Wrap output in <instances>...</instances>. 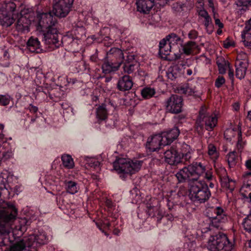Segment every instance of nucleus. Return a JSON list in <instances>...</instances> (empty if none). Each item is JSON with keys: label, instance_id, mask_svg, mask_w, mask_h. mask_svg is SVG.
Listing matches in <instances>:
<instances>
[{"label": "nucleus", "instance_id": "1", "mask_svg": "<svg viewBox=\"0 0 251 251\" xmlns=\"http://www.w3.org/2000/svg\"><path fill=\"white\" fill-rule=\"evenodd\" d=\"M38 29L45 32L44 41L50 50L58 48L64 43L70 46V49L73 51H78L79 40L65 36L62 41L59 40L56 19L50 12L41 13L38 15Z\"/></svg>", "mask_w": 251, "mask_h": 251}, {"label": "nucleus", "instance_id": "2", "mask_svg": "<svg viewBox=\"0 0 251 251\" xmlns=\"http://www.w3.org/2000/svg\"><path fill=\"white\" fill-rule=\"evenodd\" d=\"M6 179L0 175V197H8L9 192L6 187ZM17 216V209L11 202L0 200V246H6L9 243V234L12 224Z\"/></svg>", "mask_w": 251, "mask_h": 251}, {"label": "nucleus", "instance_id": "3", "mask_svg": "<svg viewBox=\"0 0 251 251\" xmlns=\"http://www.w3.org/2000/svg\"><path fill=\"white\" fill-rule=\"evenodd\" d=\"M176 176L180 182L186 180L196 181L201 176H203L208 181L213 178L211 170L207 169L205 164L201 162H193L180 170Z\"/></svg>", "mask_w": 251, "mask_h": 251}, {"label": "nucleus", "instance_id": "4", "mask_svg": "<svg viewBox=\"0 0 251 251\" xmlns=\"http://www.w3.org/2000/svg\"><path fill=\"white\" fill-rule=\"evenodd\" d=\"M20 14V11L14 2H4L0 7V24L3 26H10Z\"/></svg>", "mask_w": 251, "mask_h": 251}, {"label": "nucleus", "instance_id": "5", "mask_svg": "<svg viewBox=\"0 0 251 251\" xmlns=\"http://www.w3.org/2000/svg\"><path fill=\"white\" fill-rule=\"evenodd\" d=\"M143 161L141 160H130L128 158H118L113 162L114 169L118 173L132 175L138 172Z\"/></svg>", "mask_w": 251, "mask_h": 251}, {"label": "nucleus", "instance_id": "6", "mask_svg": "<svg viewBox=\"0 0 251 251\" xmlns=\"http://www.w3.org/2000/svg\"><path fill=\"white\" fill-rule=\"evenodd\" d=\"M189 191L191 199L200 203L204 202L211 196L207 184L202 181H194L191 185Z\"/></svg>", "mask_w": 251, "mask_h": 251}, {"label": "nucleus", "instance_id": "7", "mask_svg": "<svg viewBox=\"0 0 251 251\" xmlns=\"http://www.w3.org/2000/svg\"><path fill=\"white\" fill-rule=\"evenodd\" d=\"M232 246L226 235L223 233L211 236L207 243V248L211 251H231Z\"/></svg>", "mask_w": 251, "mask_h": 251}, {"label": "nucleus", "instance_id": "8", "mask_svg": "<svg viewBox=\"0 0 251 251\" xmlns=\"http://www.w3.org/2000/svg\"><path fill=\"white\" fill-rule=\"evenodd\" d=\"M217 124V117L215 114H210L205 107H202L200 110L199 115L196 121V128L201 131L204 126L207 130H212Z\"/></svg>", "mask_w": 251, "mask_h": 251}, {"label": "nucleus", "instance_id": "9", "mask_svg": "<svg viewBox=\"0 0 251 251\" xmlns=\"http://www.w3.org/2000/svg\"><path fill=\"white\" fill-rule=\"evenodd\" d=\"M164 105L167 112L178 114L182 111L183 99L181 96L172 95L164 102Z\"/></svg>", "mask_w": 251, "mask_h": 251}, {"label": "nucleus", "instance_id": "10", "mask_svg": "<svg viewBox=\"0 0 251 251\" xmlns=\"http://www.w3.org/2000/svg\"><path fill=\"white\" fill-rule=\"evenodd\" d=\"M74 0H54L52 12L60 18L65 17L70 12Z\"/></svg>", "mask_w": 251, "mask_h": 251}, {"label": "nucleus", "instance_id": "11", "mask_svg": "<svg viewBox=\"0 0 251 251\" xmlns=\"http://www.w3.org/2000/svg\"><path fill=\"white\" fill-rule=\"evenodd\" d=\"M48 240V237L45 233L30 235L27 238L28 248L36 249L40 246L46 244Z\"/></svg>", "mask_w": 251, "mask_h": 251}, {"label": "nucleus", "instance_id": "12", "mask_svg": "<svg viewBox=\"0 0 251 251\" xmlns=\"http://www.w3.org/2000/svg\"><path fill=\"white\" fill-rule=\"evenodd\" d=\"M105 59L120 67L124 59L123 51L119 48H111L107 52Z\"/></svg>", "mask_w": 251, "mask_h": 251}, {"label": "nucleus", "instance_id": "13", "mask_svg": "<svg viewBox=\"0 0 251 251\" xmlns=\"http://www.w3.org/2000/svg\"><path fill=\"white\" fill-rule=\"evenodd\" d=\"M199 20L204 26L207 32L211 34L213 31L212 20L207 11L202 8L198 10Z\"/></svg>", "mask_w": 251, "mask_h": 251}, {"label": "nucleus", "instance_id": "14", "mask_svg": "<svg viewBox=\"0 0 251 251\" xmlns=\"http://www.w3.org/2000/svg\"><path fill=\"white\" fill-rule=\"evenodd\" d=\"M163 143L161 134H155L148 138L146 148L150 152L155 151L159 150L162 146H165Z\"/></svg>", "mask_w": 251, "mask_h": 251}, {"label": "nucleus", "instance_id": "15", "mask_svg": "<svg viewBox=\"0 0 251 251\" xmlns=\"http://www.w3.org/2000/svg\"><path fill=\"white\" fill-rule=\"evenodd\" d=\"M207 213L208 217L212 220L213 223L223 222L226 217L225 212L219 206L209 208Z\"/></svg>", "mask_w": 251, "mask_h": 251}, {"label": "nucleus", "instance_id": "16", "mask_svg": "<svg viewBox=\"0 0 251 251\" xmlns=\"http://www.w3.org/2000/svg\"><path fill=\"white\" fill-rule=\"evenodd\" d=\"M165 161L170 165L177 164L181 162V155L175 147H171L164 153Z\"/></svg>", "mask_w": 251, "mask_h": 251}, {"label": "nucleus", "instance_id": "17", "mask_svg": "<svg viewBox=\"0 0 251 251\" xmlns=\"http://www.w3.org/2000/svg\"><path fill=\"white\" fill-rule=\"evenodd\" d=\"M160 134L163 139V144L166 146L170 144L177 138L179 134V130L177 127H175L169 131L163 132Z\"/></svg>", "mask_w": 251, "mask_h": 251}, {"label": "nucleus", "instance_id": "18", "mask_svg": "<svg viewBox=\"0 0 251 251\" xmlns=\"http://www.w3.org/2000/svg\"><path fill=\"white\" fill-rule=\"evenodd\" d=\"M136 4L138 11L147 14L154 5V0H136Z\"/></svg>", "mask_w": 251, "mask_h": 251}, {"label": "nucleus", "instance_id": "19", "mask_svg": "<svg viewBox=\"0 0 251 251\" xmlns=\"http://www.w3.org/2000/svg\"><path fill=\"white\" fill-rule=\"evenodd\" d=\"M133 84L131 77L128 75H125L119 78L117 88L122 91H128L132 88Z\"/></svg>", "mask_w": 251, "mask_h": 251}, {"label": "nucleus", "instance_id": "20", "mask_svg": "<svg viewBox=\"0 0 251 251\" xmlns=\"http://www.w3.org/2000/svg\"><path fill=\"white\" fill-rule=\"evenodd\" d=\"M30 21L26 17L22 16L18 20L16 28L19 32L26 33L29 31Z\"/></svg>", "mask_w": 251, "mask_h": 251}, {"label": "nucleus", "instance_id": "21", "mask_svg": "<svg viewBox=\"0 0 251 251\" xmlns=\"http://www.w3.org/2000/svg\"><path fill=\"white\" fill-rule=\"evenodd\" d=\"M169 44L172 49L178 48V46H182L183 40L175 33H171L165 38Z\"/></svg>", "mask_w": 251, "mask_h": 251}, {"label": "nucleus", "instance_id": "22", "mask_svg": "<svg viewBox=\"0 0 251 251\" xmlns=\"http://www.w3.org/2000/svg\"><path fill=\"white\" fill-rule=\"evenodd\" d=\"M242 39L245 46H251V19L242 32Z\"/></svg>", "mask_w": 251, "mask_h": 251}, {"label": "nucleus", "instance_id": "23", "mask_svg": "<svg viewBox=\"0 0 251 251\" xmlns=\"http://www.w3.org/2000/svg\"><path fill=\"white\" fill-rule=\"evenodd\" d=\"M173 50L166 39L164 38L159 43V53L162 58H167Z\"/></svg>", "mask_w": 251, "mask_h": 251}, {"label": "nucleus", "instance_id": "24", "mask_svg": "<svg viewBox=\"0 0 251 251\" xmlns=\"http://www.w3.org/2000/svg\"><path fill=\"white\" fill-rule=\"evenodd\" d=\"M236 76L239 79L245 77L246 73L247 65L245 62L238 60L236 62Z\"/></svg>", "mask_w": 251, "mask_h": 251}, {"label": "nucleus", "instance_id": "25", "mask_svg": "<svg viewBox=\"0 0 251 251\" xmlns=\"http://www.w3.org/2000/svg\"><path fill=\"white\" fill-rule=\"evenodd\" d=\"M27 49L32 52H38L40 47V43L37 38L31 37L26 43Z\"/></svg>", "mask_w": 251, "mask_h": 251}, {"label": "nucleus", "instance_id": "26", "mask_svg": "<svg viewBox=\"0 0 251 251\" xmlns=\"http://www.w3.org/2000/svg\"><path fill=\"white\" fill-rule=\"evenodd\" d=\"M6 147L0 146V165L2 162H5L12 157L13 153L11 150Z\"/></svg>", "mask_w": 251, "mask_h": 251}, {"label": "nucleus", "instance_id": "27", "mask_svg": "<svg viewBox=\"0 0 251 251\" xmlns=\"http://www.w3.org/2000/svg\"><path fill=\"white\" fill-rule=\"evenodd\" d=\"M207 153L209 158L215 162L219 157V152L216 147L212 144H209L207 147Z\"/></svg>", "mask_w": 251, "mask_h": 251}, {"label": "nucleus", "instance_id": "28", "mask_svg": "<svg viewBox=\"0 0 251 251\" xmlns=\"http://www.w3.org/2000/svg\"><path fill=\"white\" fill-rule=\"evenodd\" d=\"M120 67L117 66V65L110 62L109 60H106L102 65V70L103 73L105 74L110 73L112 72H115L118 70Z\"/></svg>", "mask_w": 251, "mask_h": 251}, {"label": "nucleus", "instance_id": "29", "mask_svg": "<svg viewBox=\"0 0 251 251\" xmlns=\"http://www.w3.org/2000/svg\"><path fill=\"white\" fill-rule=\"evenodd\" d=\"M198 46L196 42L193 41H188L185 44L182 48L183 51L186 55H190L193 53L195 50L196 49Z\"/></svg>", "mask_w": 251, "mask_h": 251}, {"label": "nucleus", "instance_id": "30", "mask_svg": "<svg viewBox=\"0 0 251 251\" xmlns=\"http://www.w3.org/2000/svg\"><path fill=\"white\" fill-rule=\"evenodd\" d=\"M26 247H28L27 239H23L11 246L10 251H24Z\"/></svg>", "mask_w": 251, "mask_h": 251}, {"label": "nucleus", "instance_id": "31", "mask_svg": "<svg viewBox=\"0 0 251 251\" xmlns=\"http://www.w3.org/2000/svg\"><path fill=\"white\" fill-rule=\"evenodd\" d=\"M65 187L67 192L71 194H74L78 191L77 183L73 181H66Z\"/></svg>", "mask_w": 251, "mask_h": 251}, {"label": "nucleus", "instance_id": "32", "mask_svg": "<svg viewBox=\"0 0 251 251\" xmlns=\"http://www.w3.org/2000/svg\"><path fill=\"white\" fill-rule=\"evenodd\" d=\"M107 111L104 105L99 106L97 109V117L101 121L105 120L107 117Z\"/></svg>", "mask_w": 251, "mask_h": 251}, {"label": "nucleus", "instance_id": "33", "mask_svg": "<svg viewBox=\"0 0 251 251\" xmlns=\"http://www.w3.org/2000/svg\"><path fill=\"white\" fill-rule=\"evenodd\" d=\"M217 64L218 67L219 73L221 74H225L226 69L229 67L228 62H226L222 57L218 59Z\"/></svg>", "mask_w": 251, "mask_h": 251}, {"label": "nucleus", "instance_id": "34", "mask_svg": "<svg viewBox=\"0 0 251 251\" xmlns=\"http://www.w3.org/2000/svg\"><path fill=\"white\" fill-rule=\"evenodd\" d=\"M61 159L63 165L65 167L68 169H72L74 167V162L71 156L64 154L62 156Z\"/></svg>", "mask_w": 251, "mask_h": 251}, {"label": "nucleus", "instance_id": "35", "mask_svg": "<svg viewBox=\"0 0 251 251\" xmlns=\"http://www.w3.org/2000/svg\"><path fill=\"white\" fill-rule=\"evenodd\" d=\"M179 92L187 95H191L195 92V89L189 84H184L180 87Z\"/></svg>", "mask_w": 251, "mask_h": 251}, {"label": "nucleus", "instance_id": "36", "mask_svg": "<svg viewBox=\"0 0 251 251\" xmlns=\"http://www.w3.org/2000/svg\"><path fill=\"white\" fill-rule=\"evenodd\" d=\"M155 94L154 89L150 87H146L141 91L142 96L146 99H149L152 97Z\"/></svg>", "mask_w": 251, "mask_h": 251}, {"label": "nucleus", "instance_id": "37", "mask_svg": "<svg viewBox=\"0 0 251 251\" xmlns=\"http://www.w3.org/2000/svg\"><path fill=\"white\" fill-rule=\"evenodd\" d=\"M186 152H183L182 153L181 158H183L185 161H190L192 158V153L194 152V151L190 149V147L188 145H186Z\"/></svg>", "mask_w": 251, "mask_h": 251}, {"label": "nucleus", "instance_id": "38", "mask_svg": "<svg viewBox=\"0 0 251 251\" xmlns=\"http://www.w3.org/2000/svg\"><path fill=\"white\" fill-rule=\"evenodd\" d=\"M12 98L8 94L0 95V105L6 106L11 100Z\"/></svg>", "mask_w": 251, "mask_h": 251}, {"label": "nucleus", "instance_id": "39", "mask_svg": "<svg viewBox=\"0 0 251 251\" xmlns=\"http://www.w3.org/2000/svg\"><path fill=\"white\" fill-rule=\"evenodd\" d=\"M228 163L230 167L235 165L236 160V154L234 151L229 152L227 157Z\"/></svg>", "mask_w": 251, "mask_h": 251}, {"label": "nucleus", "instance_id": "40", "mask_svg": "<svg viewBox=\"0 0 251 251\" xmlns=\"http://www.w3.org/2000/svg\"><path fill=\"white\" fill-rule=\"evenodd\" d=\"M243 226L246 231L251 232V213L244 219Z\"/></svg>", "mask_w": 251, "mask_h": 251}, {"label": "nucleus", "instance_id": "41", "mask_svg": "<svg viewBox=\"0 0 251 251\" xmlns=\"http://www.w3.org/2000/svg\"><path fill=\"white\" fill-rule=\"evenodd\" d=\"M239 131V130H234L233 129H227L224 133V136L227 140H230L232 136H234L236 134H237V131Z\"/></svg>", "mask_w": 251, "mask_h": 251}, {"label": "nucleus", "instance_id": "42", "mask_svg": "<svg viewBox=\"0 0 251 251\" xmlns=\"http://www.w3.org/2000/svg\"><path fill=\"white\" fill-rule=\"evenodd\" d=\"M87 164L88 166L96 169L99 167L100 163L96 159L92 158L87 160Z\"/></svg>", "mask_w": 251, "mask_h": 251}, {"label": "nucleus", "instance_id": "43", "mask_svg": "<svg viewBox=\"0 0 251 251\" xmlns=\"http://www.w3.org/2000/svg\"><path fill=\"white\" fill-rule=\"evenodd\" d=\"M123 68L125 73L130 74L134 70V65L129 63H125Z\"/></svg>", "mask_w": 251, "mask_h": 251}, {"label": "nucleus", "instance_id": "44", "mask_svg": "<svg viewBox=\"0 0 251 251\" xmlns=\"http://www.w3.org/2000/svg\"><path fill=\"white\" fill-rule=\"evenodd\" d=\"M0 146L2 147H6L9 148V144L7 142V139L4 137V135L0 133Z\"/></svg>", "mask_w": 251, "mask_h": 251}, {"label": "nucleus", "instance_id": "45", "mask_svg": "<svg viewBox=\"0 0 251 251\" xmlns=\"http://www.w3.org/2000/svg\"><path fill=\"white\" fill-rule=\"evenodd\" d=\"M237 133L238 138V141L237 143V147L239 150L241 151L242 150V149L243 148V144H244L242 142V138H241V135H242L241 131H237Z\"/></svg>", "mask_w": 251, "mask_h": 251}, {"label": "nucleus", "instance_id": "46", "mask_svg": "<svg viewBox=\"0 0 251 251\" xmlns=\"http://www.w3.org/2000/svg\"><path fill=\"white\" fill-rule=\"evenodd\" d=\"M225 83V79L222 76H219L216 79L215 85L217 88L221 87Z\"/></svg>", "mask_w": 251, "mask_h": 251}, {"label": "nucleus", "instance_id": "47", "mask_svg": "<svg viewBox=\"0 0 251 251\" xmlns=\"http://www.w3.org/2000/svg\"><path fill=\"white\" fill-rule=\"evenodd\" d=\"M168 78L173 80L177 77V75L176 73L173 72V70H169L166 73Z\"/></svg>", "mask_w": 251, "mask_h": 251}, {"label": "nucleus", "instance_id": "48", "mask_svg": "<svg viewBox=\"0 0 251 251\" xmlns=\"http://www.w3.org/2000/svg\"><path fill=\"white\" fill-rule=\"evenodd\" d=\"M175 198H178V195L175 192H172L171 193V195L169 196V198L168 199V201L170 202H172V203H177V201L175 200L174 199Z\"/></svg>", "mask_w": 251, "mask_h": 251}, {"label": "nucleus", "instance_id": "49", "mask_svg": "<svg viewBox=\"0 0 251 251\" xmlns=\"http://www.w3.org/2000/svg\"><path fill=\"white\" fill-rule=\"evenodd\" d=\"M188 36L189 39L194 40L198 37V32L196 30L192 29L189 31Z\"/></svg>", "mask_w": 251, "mask_h": 251}, {"label": "nucleus", "instance_id": "50", "mask_svg": "<svg viewBox=\"0 0 251 251\" xmlns=\"http://www.w3.org/2000/svg\"><path fill=\"white\" fill-rule=\"evenodd\" d=\"M155 207L154 206H150L148 208L147 212L149 216L151 217L156 216V215L155 213Z\"/></svg>", "mask_w": 251, "mask_h": 251}, {"label": "nucleus", "instance_id": "51", "mask_svg": "<svg viewBox=\"0 0 251 251\" xmlns=\"http://www.w3.org/2000/svg\"><path fill=\"white\" fill-rule=\"evenodd\" d=\"M224 45V47L225 48L227 49V48H229L230 47L234 46V44L233 42L230 41L227 39L226 41H225Z\"/></svg>", "mask_w": 251, "mask_h": 251}, {"label": "nucleus", "instance_id": "52", "mask_svg": "<svg viewBox=\"0 0 251 251\" xmlns=\"http://www.w3.org/2000/svg\"><path fill=\"white\" fill-rule=\"evenodd\" d=\"M251 0H238L237 4L239 6L246 5Z\"/></svg>", "mask_w": 251, "mask_h": 251}, {"label": "nucleus", "instance_id": "53", "mask_svg": "<svg viewBox=\"0 0 251 251\" xmlns=\"http://www.w3.org/2000/svg\"><path fill=\"white\" fill-rule=\"evenodd\" d=\"M247 54L245 53H242L238 54L237 55V61L241 60H245L247 58Z\"/></svg>", "mask_w": 251, "mask_h": 251}, {"label": "nucleus", "instance_id": "54", "mask_svg": "<svg viewBox=\"0 0 251 251\" xmlns=\"http://www.w3.org/2000/svg\"><path fill=\"white\" fill-rule=\"evenodd\" d=\"M28 109L30 112H33V113L37 112V111L38 110V108L37 107L34 106L32 104L29 105V106L28 107Z\"/></svg>", "mask_w": 251, "mask_h": 251}, {"label": "nucleus", "instance_id": "55", "mask_svg": "<svg viewBox=\"0 0 251 251\" xmlns=\"http://www.w3.org/2000/svg\"><path fill=\"white\" fill-rule=\"evenodd\" d=\"M134 59H135V57H134V55H132V54L128 55L126 57V63H129L130 62L134 60Z\"/></svg>", "mask_w": 251, "mask_h": 251}, {"label": "nucleus", "instance_id": "56", "mask_svg": "<svg viewBox=\"0 0 251 251\" xmlns=\"http://www.w3.org/2000/svg\"><path fill=\"white\" fill-rule=\"evenodd\" d=\"M245 166L248 170L251 171V158L246 160Z\"/></svg>", "mask_w": 251, "mask_h": 251}, {"label": "nucleus", "instance_id": "57", "mask_svg": "<svg viewBox=\"0 0 251 251\" xmlns=\"http://www.w3.org/2000/svg\"><path fill=\"white\" fill-rule=\"evenodd\" d=\"M155 213L156 214V216L155 217H157L158 219H161L162 217V215L161 214V211L159 210V209L156 207H155Z\"/></svg>", "mask_w": 251, "mask_h": 251}, {"label": "nucleus", "instance_id": "58", "mask_svg": "<svg viewBox=\"0 0 251 251\" xmlns=\"http://www.w3.org/2000/svg\"><path fill=\"white\" fill-rule=\"evenodd\" d=\"M215 23V25H218L220 28H222L224 27L223 24L221 22L219 19H216Z\"/></svg>", "mask_w": 251, "mask_h": 251}, {"label": "nucleus", "instance_id": "59", "mask_svg": "<svg viewBox=\"0 0 251 251\" xmlns=\"http://www.w3.org/2000/svg\"><path fill=\"white\" fill-rule=\"evenodd\" d=\"M3 59L5 60H8L9 58V54L7 50L3 51Z\"/></svg>", "mask_w": 251, "mask_h": 251}, {"label": "nucleus", "instance_id": "60", "mask_svg": "<svg viewBox=\"0 0 251 251\" xmlns=\"http://www.w3.org/2000/svg\"><path fill=\"white\" fill-rule=\"evenodd\" d=\"M228 76H229V77L230 78V79H232L233 78V76H234V72H233V70L231 69L229 67H228Z\"/></svg>", "mask_w": 251, "mask_h": 251}, {"label": "nucleus", "instance_id": "61", "mask_svg": "<svg viewBox=\"0 0 251 251\" xmlns=\"http://www.w3.org/2000/svg\"><path fill=\"white\" fill-rule=\"evenodd\" d=\"M222 181H223L226 183H229L230 181H232V180H230L227 176H224L223 178H221ZM226 185L227 186V184H226Z\"/></svg>", "mask_w": 251, "mask_h": 251}, {"label": "nucleus", "instance_id": "62", "mask_svg": "<svg viewBox=\"0 0 251 251\" xmlns=\"http://www.w3.org/2000/svg\"><path fill=\"white\" fill-rule=\"evenodd\" d=\"M208 6L209 7L212 8V10L213 11H214L215 8H214V5L213 3V0H208Z\"/></svg>", "mask_w": 251, "mask_h": 251}, {"label": "nucleus", "instance_id": "63", "mask_svg": "<svg viewBox=\"0 0 251 251\" xmlns=\"http://www.w3.org/2000/svg\"><path fill=\"white\" fill-rule=\"evenodd\" d=\"M106 204L109 207H111L112 206V202L111 201L107 200L106 201Z\"/></svg>", "mask_w": 251, "mask_h": 251}, {"label": "nucleus", "instance_id": "64", "mask_svg": "<svg viewBox=\"0 0 251 251\" xmlns=\"http://www.w3.org/2000/svg\"><path fill=\"white\" fill-rule=\"evenodd\" d=\"M247 119L251 121V111L248 112Z\"/></svg>", "mask_w": 251, "mask_h": 251}]
</instances>
